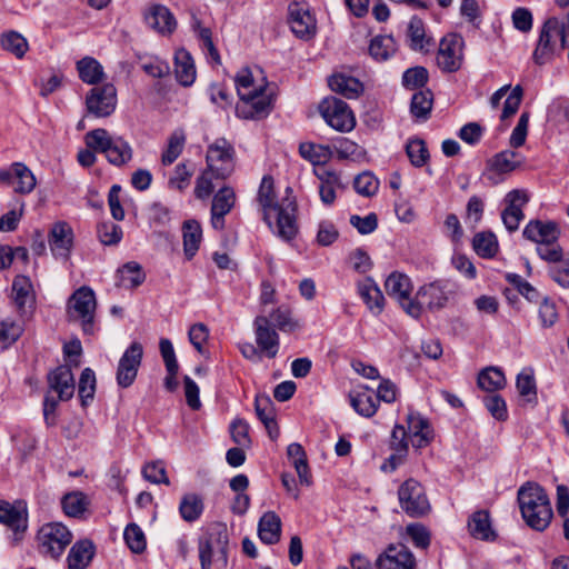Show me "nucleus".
I'll return each instance as SVG.
<instances>
[{"instance_id": "1", "label": "nucleus", "mask_w": 569, "mask_h": 569, "mask_svg": "<svg viewBox=\"0 0 569 569\" xmlns=\"http://www.w3.org/2000/svg\"><path fill=\"white\" fill-rule=\"evenodd\" d=\"M257 203L263 221L272 232L284 241L292 240L298 232L296 200L286 196L277 198L274 181L264 176L258 189Z\"/></svg>"}, {"instance_id": "2", "label": "nucleus", "mask_w": 569, "mask_h": 569, "mask_svg": "<svg viewBox=\"0 0 569 569\" xmlns=\"http://www.w3.org/2000/svg\"><path fill=\"white\" fill-rule=\"evenodd\" d=\"M239 96L237 116L242 119H261L267 117L273 106L274 91L258 68H242L234 78Z\"/></svg>"}, {"instance_id": "3", "label": "nucleus", "mask_w": 569, "mask_h": 569, "mask_svg": "<svg viewBox=\"0 0 569 569\" xmlns=\"http://www.w3.org/2000/svg\"><path fill=\"white\" fill-rule=\"evenodd\" d=\"M522 518L537 531L545 530L551 519L552 509L546 491L536 483H526L518 491Z\"/></svg>"}, {"instance_id": "4", "label": "nucleus", "mask_w": 569, "mask_h": 569, "mask_svg": "<svg viewBox=\"0 0 569 569\" xmlns=\"http://www.w3.org/2000/svg\"><path fill=\"white\" fill-rule=\"evenodd\" d=\"M456 290L448 281L436 280L426 283L416 292L413 303L408 307V315L412 318H419L422 310L431 312L445 309L455 298Z\"/></svg>"}, {"instance_id": "5", "label": "nucleus", "mask_w": 569, "mask_h": 569, "mask_svg": "<svg viewBox=\"0 0 569 569\" xmlns=\"http://www.w3.org/2000/svg\"><path fill=\"white\" fill-rule=\"evenodd\" d=\"M566 46L563 23L557 18H549L541 27L532 60L539 66L551 62Z\"/></svg>"}, {"instance_id": "6", "label": "nucleus", "mask_w": 569, "mask_h": 569, "mask_svg": "<svg viewBox=\"0 0 569 569\" xmlns=\"http://www.w3.org/2000/svg\"><path fill=\"white\" fill-rule=\"evenodd\" d=\"M86 144L96 151L106 154L108 161L114 166H123L132 159V148L122 137H112L104 129L89 131Z\"/></svg>"}, {"instance_id": "7", "label": "nucleus", "mask_w": 569, "mask_h": 569, "mask_svg": "<svg viewBox=\"0 0 569 569\" xmlns=\"http://www.w3.org/2000/svg\"><path fill=\"white\" fill-rule=\"evenodd\" d=\"M206 162L209 172L214 179L229 178L236 166V151L233 146L224 138H218L208 146Z\"/></svg>"}, {"instance_id": "8", "label": "nucleus", "mask_w": 569, "mask_h": 569, "mask_svg": "<svg viewBox=\"0 0 569 569\" xmlns=\"http://www.w3.org/2000/svg\"><path fill=\"white\" fill-rule=\"evenodd\" d=\"M96 295L89 287L76 290L68 300V315L73 321L80 322L84 333L94 331Z\"/></svg>"}, {"instance_id": "9", "label": "nucleus", "mask_w": 569, "mask_h": 569, "mask_svg": "<svg viewBox=\"0 0 569 569\" xmlns=\"http://www.w3.org/2000/svg\"><path fill=\"white\" fill-rule=\"evenodd\" d=\"M48 383L49 392H56L61 401H67L74 395V377L71 369L67 366H60L51 371L48 376ZM57 405L58 400L48 393L43 402V413L47 422H49V416L54 412Z\"/></svg>"}, {"instance_id": "10", "label": "nucleus", "mask_w": 569, "mask_h": 569, "mask_svg": "<svg viewBox=\"0 0 569 569\" xmlns=\"http://www.w3.org/2000/svg\"><path fill=\"white\" fill-rule=\"evenodd\" d=\"M39 551L58 559L72 541L71 531L61 522L43 525L37 535Z\"/></svg>"}, {"instance_id": "11", "label": "nucleus", "mask_w": 569, "mask_h": 569, "mask_svg": "<svg viewBox=\"0 0 569 569\" xmlns=\"http://www.w3.org/2000/svg\"><path fill=\"white\" fill-rule=\"evenodd\" d=\"M319 112L326 123L340 132H349L356 126V118L349 106L335 97L325 98L319 104Z\"/></svg>"}, {"instance_id": "12", "label": "nucleus", "mask_w": 569, "mask_h": 569, "mask_svg": "<svg viewBox=\"0 0 569 569\" xmlns=\"http://www.w3.org/2000/svg\"><path fill=\"white\" fill-rule=\"evenodd\" d=\"M401 509L410 517H422L430 510L429 500L420 482L406 480L398 490Z\"/></svg>"}, {"instance_id": "13", "label": "nucleus", "mask_w": 569, "mask_h": 569, "mask_svg": "<svg viewBox=\"0 0 569 569\" xmlns=\"http://www.w3.org/2000/svg\"><path fill=\"white\" fill-rule=\"evenodd\" d=\"M463 60V39L457 33L445 36L439 43L437 64L445 72L460 69Z\"/></svg>"}, {"instance_id": "14", "label": "nucleus", "mask_w": 569, "mask_h": 569, "mask_svg": "<svg viewBox=\"0 0 569 569\" xmlns=\"http://www.w3.org/2000/svg\"><path fill=\"white\" fill-rule=\"evenodd\" d=\"M48 243L52 256L62 262H67L74 246V233L71 226L64 221L52 224Z\"/></svg>"}, {"instance_id": "15", "label": "nucleus", "mask_w": 569, "mask_h": 569, "mask_svg": "<svg viewBox=\"0 0 569 569\" xmlns=\"http://www.w3.org/2000/svg\"><path fill=\"white\" fill-rule=\"evenodd\" d=\"M143 356V348L139 342H132L121 356L117 368V382L122 388L130 387L136 380Z\"/></svg>"}, {"instance_id": "16", "label": "nucleus", "mask_w": 569, "mask_h": 569, "mask_svg": "<svg viewBox=\"0 0 569 569\" xmlns=\"http://www.w3.org/2000/svg\"><path fill=\"white\" fill-rule=\"evenodd\" d=\"M87 109L93 116L101 118L110 116L117 106V90L113 84L107 83L90 90L86 99Z\"/></svg>"}, {"instance_id": "17", "label": "nucleus", "mask_w": 569, "mask_h": 569, "mask_svg": "<svg viewBox=\"0 0 569 569\" xmlns=\"http://www.w3.org/2000/svg\"><path fill=\"white\" fill-rule=\"evenodd\" d=\"M503 201L506 208L501 212V219L507 230L513 232L525 218L522 209L529 201V193L523 189H513L506 194Z\"/></svg>"}, {"instance_id": "18", "label": "nucleus", "mask_w": 569, "mask_h": 569, "mask_svg": "<svg viewBox=\"0 0 569 569\" xmlns=\"http://www.w3.org/2000/svg\"><path fill=\"white\" fill-rule=\"evenodd\" d=\"M0 183L12 187L18 193H30L36 187V178L23 163L16 162L9 169H0Z\"/></svg>"}, {"instance_id": "19", "label": "nucleus", "mask_w": 569, "mask_h": 569, "mask_svg": "<svg viewBox=\"0 0 569 569\" xmlns=\"http://www.w3.org/2000/svg\"><path fill=\"white\" fill-rule=\"evenodd\" d=\"M376 565L379 569H416V559L406 546L390 545L378 557Z\"/></svg>"}, {"instance_id": "20", "label": "nucleus", "mask_w": 569, "mask_h": 569, "mask_svg": "<svg viewBox=\"0 0 569 569\" xmlns=\"http://www.w3.org/2000/svg\"><path fill=\"white\" fill-rule=\"evenodd\" d=\"M520 162L517 160V153L505 150L492 157L485 171V177L493 184L501 182L505 176L512 172Z\"/></svg>"}, {"instance_id": "21", "label": "nucleus", "mask_w": 569, "mask_h": 569, "mask_svg": "<svg viewBox=\"0 0 569 569\" xmlns=\"http://www.w3.org/2000/svg\"><path fill=\"white\" fill-rule=\"evenodd\" d=\"M253 327L259 350L268 358H274L279 350V336L270 327V320L264 316H258L253 321Z\"/></svg>"}, {"instance_id": "22", "label": "nucleus", "mask_w": 569, "mask_h": 569, "mask_svg": "<svg viewBox=\"0 0 569 569\" xmlns=\"http://www.w3.org/2000/svg\"><path fill=\"white\" fill-rule=\"evenodd\" d=\"M147 26L161 36H170L177 28L173 13L162 4H152L144 11Z\"/></svg>"}, {"instance_id": "23", "label": "nucleus", "mask_w": 569, "mask_h": 569, "mask_svg": "<svg viewBox=\"0 0 569 569\" xmlns=\"http://www.w3.org/2000/svg\"><path fill=\"white\" fill-rule=\"evenodd\" d=\"M214 545L219 549L223 560L226 561V548L228 545V533L224 526H217L209 535V538L200 542L199 559L201 569H211Z\"/></svg>"}, {"instance_id": "24", "label": "nucleus", "mask_w": 569, "mask_h": 569, "mask_svg": "<svg viewBox=\"0 0 569 569\" xmlns=\"http://www.w3.org/2000/svg\"><path fill=\"white\" fill-rule=\"evenodd\" d=\"M236 203L234 190L224 186L213 196L211 204V226L216 230L224 228V217L232 210Z\"/></svg>"}, {"instance_id": "25", "label": "nucleus", "mask_w": 569, "mask_h": 569, "mask_svg": "<svg viewBox=\"0 0 569 569\" xmlns=\"http://www.w3.org/2000/svg\"><path fill=\"white\" fill-rule=\"evenodd\" d=\"M385 288L387 293L396 299L408 313L409 305L415 301V299H411L413 287L410 278L402 272L395 271L386 279Z\"/></svg>"}, {"instance_id": "26", "label": "nucleus", "mask_w": 569, "mask_h": 569, "mask_svg": "<svg viewBox=\"0 0 569 569\" xmlns=\"http://www.w3.org/2000/svg\"><path fill=\"white\" fill-rule=\"evenodd\" d=\"M560 233V228L557 222L542 220L529 221L522 231L526 239L538 246L550 241H558Z\"/></svg>"}, {"instance_id": "27", "label": "nucleus", "mask_w": 569, "mask_h": 569, "mask_svg": "<svg viewBox=\"0 0 569 569\" xmlns=\"http://www.w3.org/2000/svg\"><path fill=\"white\" fill-rule=\"evenodd\" d=\"M289 24L292 32L302 39L310 38L316 31V20L308 9L298 3L289 6Z\"/></svg>"}, {"instance_id": "28", "label": "nucleus", "mask_w": 569, "mask_h": 569, "mask_svg": "<svg viewBox=\"0 0 569 569\" xmlns=\"http://www.w3.org/2000/svg\"><path fill=\"white\" fill-rule=\"evenodd\" d=\"M407 438L413 448L426 447L431 440V428L419 413L410 412L407 417Z\"/></svg>"}, {"instance_id": "29", "label": "nucleus", "mask_w": 569, "mask_h": 569, "mask_svg": "<svg viewBox=\"0 0 569 569\" xmlns=\"http://www.w3.org/2000/svg\"><path fill=\"white\" fill-rule=\"evenodd\" d=\"M315 174L319 180L320 200L326 206H331L337 198V191L342 189L340 176L325 168L315 169Z\"/></svg>"}, {"instance_id": "30", "label": "nucleus", "mask_w": 569, "mask_h": 569, "mask_svg": "<svg viewBox=\"0 0 569 569\" xmlns=\"http://www.w3.org/2000/svg\"><path fill=\"white\" fill-rule=\"evenodd\" d=\"M407 42L411 50L423 53L435 46L433 38L426 32L425 23L418 17H412L408 23Z\"/></svg>"}, {"instance_id": "31", "label": "nucleus", "mask_w": 569, "mask_h": 569, "mask_svg": "<svg viewBox=\"0 0 569 569\" xmlns=\"http://www.w3.org/2000/svg\"><path fill=\"white\" fill-rule=\"evenodd\" d=\"M12 299L20 313H26L27 308H32L36 301L33 284L29 277L18 274L12 281Z\"/></svg>"}, {"instance_id": "32", "label": "nucleus", "mask_w": 569, "mask_h": 569, "mask_svg": "<svg viewBox=\"0 0 569 569\" xmlns=\"http://www.w3.org/2000/svg\"><path fill=\"white\" fill-rule=\"evenodd\" d=\"M0 523L19 535L27 529V511L24 507L19 505H11L7 501H0Z\"/></svg>"}, {"instance_id": "33", "label": "nucleus", "mask_w": 569, "mask_h": 569, "mask_svg": "<svg viewBox=\"0 0 569 569\" xmlns=\"http://www.w3.org/2000/svg\"><path fill=\"white\" fill-rule=\"evenodd\" d=\"M351 407L362 417L370 418L378 410V400L367 386H359L350 393Z\"/></svg>"}, {"instance_id": "34", "label": "nucleus", "mask_w": 569, "mask_h": 569, "mask_svg": "<svg viewBox=\"0 0 569 569\" xmlns=\"http://www.w3.org/2000/svg\"><path fill=\"white\" fill-rule=\"evenodd\" d=\"M358 293L373 315L383 310L385 297L378 284L370 278L358 282Z\"/></svg>"}, {"instance_id": "35", "label": "nucleus", "mask_w": 569, "mask_h": 569, "mask_svg": "<svg viewBox=\"0 0 569 569\" xmlns=\"http://www.w3.org/2000/svg\"><path fill=\"white\" fill-rule=\"evenodd\" d=\"M176 78L184 87L191 86L197 76L196 66L191 54L183 48L174 53Z\"/></svg>"}, {"instance_id": "36", "label": "nucleus", "mask_w": 569, "mask_h": 569, "mask_svg": "<svg viewBox=\"0 0 569 569\" xmlns=\"http://www.w3.org/2000/svg\"><path fill=\"white\" fill-rule=\"evenodd\" d=\"M258 536L266 545H273L280 540L281 520L276 512L268 511L260 518L258 523Z\"/></svg>"}, {"instance_id": "37", "label": "nucleus", "mask_w": 569, "mask_h": 569, "mask_svg": "<svg viewBox=\"0 0 569 569\" xmlns=\"http://www.w3.org/2000/svg\"><path fill=\"white\" fill-rule=\"evenodd\" d=\"M329 87L332 91L348 98L356 99L363 90L362 83L355 77L337 73L329 78Z\"/></svg>"}, {"instance_id": "38", "label": "nucleus", "mask_w": 569, "mask_h": 569, "mask_svg": "<svg viewBox=\"0 0 569 569\" xmlns=\"http://www.w3.org/2000/svg\"><path fill=\"white\" fill-rule=\"evenodd\" d=\"M468 530L473 538L480 540H491L496 537L491 527L490 515L487 510H478L470 516Z\"/></svg>"}, {"instance_id": "39", "label": "nucleus", "mask_w": 569, "mask_h": 569, "mask_svg": "<svg viewBox=\"0 0 569 569\" xmlns=\"http://www.w3.org/2000/svg\"><path fill=\"white\" fill-rule=\"evenodd\" d=\"M183 252L187 259H192L202 241V229L197 220H187L182 226Z\"/></svg>"}, {"instance_id": "40", "label": "nucleus", "mask_w": 569, "mask_h": 569, "mask_svg": "<svg viewBox=\"0 0 569 569\" xmlns=\"http://www.w3.org/2000/svg\"><path fill=\"white\" fill-rule=\"evenodd\" d=\"M287 455L297 471L299 482L307 487L310 486L312 482L311 475L309 472L306 451L302 446L297 442L290 443L287 448Z\"/></svg>"}, {"instance_id": "41", "label": "nucleus", "mask_w": 569, "mask_h": 569, "mask_svg": "<svg viewBox=\"0 0 569 569\" xmlns=\"http://www.w3.org/2000/svg\"><path fill=\"white\" fill-rule=\"evenodd\" d=\"M94 555L92 542L82 540L76 542L68 555L69 569H84L89 566Z\"/></svg>"}, {"instance_id": "42", "label": "nucleus", "mask_w": 569, "mask_h": 569, "mask_svg": "<svg viewBox=\"0 0 569 569\" xmlns=\"http://www.w3.org/2000/svg\"><path fill=\"white\" fill-rule=\"evenodd\" d=\"M516 388L527 403H537V385L532 369L525 368L518 373Z\"/></svg>"}, {"instance_id": "43", "label": "nucleus", "mask_w": 569, "mask_h": 569, "mask_svg": "<svg viewBox=\"0 0 569 569\" xmlns=\"http://www.w3.org/2000/svg\"><path fill=\"white\" fill-rule=\"evenodd\" d=\"M77 70L79 78L88 84H96L104 77L103 67L92 57H84L79 60Z\"/></svg>"}, {"instance_id": "44", "label": "nucleus", "mask_w": 569, "mask_h": 569, "mask_svg": "<svg viewBox=\"0 0 569 569\" xmlns=\"http://www.w3.org/2000/svg\"><path fill=\"white\" fill-rule=\"evenodd\" d=\"M301 157L310 161L315 166L327 163L333 154L332 148L326 144H317L311 142L301 143L299 147Z\"/></svg>"}, {"instance_id": "45", "label": "nucleus", "mask_w": 569, "mask_h": 569, "mask_svg": "<svg viewBox=\"0 0 569 569\" xmlns=\"http://www.w3.org/2000/svg\"><path fill=\"white\" fill-rule=\"evenodd\" d=\"M505 386V373L497 367H488L478 375V387L487 392L495 393L497 390L503 389Z\"/></svg>"}, {"instance_id": "46", "label": "nucleus", "mask_w": 569, "mask_h": 569, "mask_svg": "<svg viewBox=\"0 0 569 569\" xmlns=\"http://www.w3.org/2000/svg\"><path fill=\"white\" fill-rule=\"evenodd\" d=\"M144 272L139 263L131 261L123 264L118 270V284L131 289L140 286L144 281Z\"/></svg>"}, {"instance_id": "47", "label": "nucleus", "mask_w": 569, "mask_h": 569, "mask_svg": "<svg viewBox=\"0 0 569 569\" xmlns=\"http://www.w3.org/2000/svg\"><path fill=\"white\" fill-rule=\"evenodd\" d=\"M254 408L258 418L264 425L271 439H276L279 436V428L274 420L273 409L268 398H257Z\"/></svg>"}, {"instance_id": "48", "label": "nucleus", "mask_w": 569, "mask_h": 569, "mask_svg": "<svg viewBox=\"0 0 569 569\" xmlns=\"http://www.w3.org/2000/svg\"><path fill=\"white\" fill-rule=\"evenodd\" d=\"M396 50V41L391 36H377L370 41L369 53L377 61L388 60Z\"/></svg>"}, {"instance_id": "49", "label": "nucleus", "mask_w": 569, "mask_h": 569, "mask_svg": "<svg viewBox=\"0 0 569 569\" xmlns=\"http://www.w3.org/2000/svg\"><path fill=\"white\" fill-rule=\"evenodd\" d=\"M1 47L18 59H22L29 50L27 39L17 31H7L1 36Z\"/></svg>"}, {"instance_id": "50", "label": "nucleus", "mask_w": 569, "mask_h": 569, "mask_svg": "<svg viewBox=\"0 0 569 569\" xmlns=\"http://www.w3.org/2000/svg\"><path fill=\"white\" fill-rule=\"evenodd\" d=\"M179 511L183 520L188 522L196 521L203 511L202 499L194 493L184 495L181 499Z\"/></svg>"}, {"instance_id": "51", "label": "nucleus", "mask_w": 569, "mask_h": 569, "mask_svg": "<svg viewBox=\"0 0 569 569\" xmlns=\"http://www.w3.org/2000/svg\"><path fill=\"white\" fill-rule=\"evenodd\" d=\"M186 143V134L182 130H176L168 139V144L162 153L161 161L164 166L173 163L181 154Z\"/></svg>"}, {"instance_id": "52", "label": "nucleus", "mask_w": 569, "mask_h": 569, "mask_svg": "<svg viewBox=\"0 0 569 569\" xmlns=\"http://www.w3.org/2000/svg\"><path fill=\"white\" fill-rule=\"evenodd\" d=\"M472 247L478 256L491 258L498 251V241L491 232H479L473 237Z\"/></svg>"}, {"instance_id": "53", "label": "nucleus", "mask_w": 569, "mask_h": 569, "mask_svg": "<svg viewBox=\"0 0 569 569\" xmlns=\"http://www.w3.org/2000/svg\"><path fill=\"white\" fill-rule=\"evenodd\" d=\"M23 332L19 321L4 319L0 322V349L4 350L14 343Z\"/></svg>"}, {"instance_id": "54", "label": "nucleus", "mask_w": 569, "mask_h": 569, "mask_svg": "<svg viewBox=\"0 0 569 569\" xmlns=\"http://www.w3.org/2000/svg\"><path fill=\"white\" fill-rule=\"evenodd\" d=\"M432 108V93L429 90L416 92L411 98L410 111L418 119H427Z\"/></svg>"}, {"instance_id": "55", "label": "nucleus", "mask_w": 569, "mask_h": 569, "mask_svg": "<svg viewBox=\"0 0 569 569\" xmlns=\"http://www.w3.org/2000/svg\"><path fill=\"white\" fill-rule=\"evenodd\" d=\"M88 506V498L80 491L67 493L62 498V508L67 516L78 517L82 515Z\"/></svg>"}, {"instance_id": "56", "label": "nucleus", "mask_w": 569, "mask_h": 569, "mask_svg": "<svg viewBox=\"0 0 569 569\" xmlns=\"http://www.w3.org/2000/svg\"><path fill=\"white\" fill-rule=\"evenodd\" d=\"M96 375L90 368L83 369L79 379L78 392L82 406H87L94 397L96 392Z\"/></svg>"}, {"instance_id": "57", "label": "nucleus", "mask_w": 569, "mask_h": 569, "mask_svg": "<svg viewBox=\"0 0 569 569\" xmlns=\"http://www.w3.org/2000/svg\"><path fill=\"white\" fill-rule=\"evenodd\" d=\"M407 156L415 167H422L429 160V152L426 143L421 139H411L406 144Z\"/></svg>"}, {"instance_id": "58", "label": "nucleus", "mask_w": 569, "mask_h": 569, "mask_svg": "<svg viewBox=\"0 0 569 569\" xmlns=\"http://www.w3.org/2000/svg\"><path fill=\"white\" fill-rule=\"evenodd\" d=\"M123 537L132 552L140 553L146 549V537L142 529L138 525H128L124 529Z\"/></svg>"}, {"instance_id": "59", "label": "nucleus", "mask_w": 569, "mask_h": 569, "mask_svg": "<svg viewBox=\"0 0 569 569\" xmlns=\"http://www.w3.org/2000/svg\"><path fill=\"white\" fill-rule=\"evenodd\" d=\"M194 31L197 32L198 39L201 41V47L206 51L207 57L210 58L214 63H220V56L212 41V33L209 28L202 27L200 22H196Z\"/></svg>"}, {"instance_id": "60", "label": "nucleus", "mask_w": 569, "mask_h": 569, "mask_svg": "<svg viewBox=\"0 0 569 569\" xmlns=\"http://www.w3.org/2000/svg\"><path fill=\"white\" fill-rule=\"evenodd\" d=\"M142 475L146 480L152 483L169 485V478L166 472V467L162 461L148 462L142 468Z\"/></svg>"}, {"instance_id": "61", "label": "nucleus", "mask_w": 569, "mask_h": 569, "mask_svg": "<svg viewBox=\"0 0 569 569\" xmlns=\"http://www.w3.org/2000/svg\"><path fill=\"white\" fill-rule=\"evenodd\" d=\"M356 191L365 197L373 196L379 188L378 179L370 172H362L355 178Z\"/></svg>"}, {"instance_id": "62", "label": "nucleus", "mask_w": 569, "mask_h": 569, "mask_svg": "<svg viewBox=\"0 0 569 569\" xmlns=\"http://www.w3.org/2000/svg\"><path fill=\"white\" fill-rule=\"evenodd\" d=\"M98 237L106 246L117 244L122 239V229L113 222H102L98 226Z\"/></svg>"}, {"instance_id": "63", "label": "nucleus", "mask_w": 569, "mask_h": 569, "mask_svg": "<svg viewBox=\"0 0 569 569\" xmlns=\"http://www.w3.org/2000/svg\"><path fill=\"white\" fill-rule=\"evenodd\" d=\"M483 403L495 419L505 421L508 418L506 401L499 395L491 393L486 396Z\"/></svg>"}, {"instance_id": "64", "label": "nucleus", "mask_w": 569, "mask_h": 569, "mask_svg": "<svg viewBox=\"0 0 569 569\" xmlns=\"http://www.w3.org/2000/svg\"><path fill=\"white\" fill-rule=\"evenodd\" d=\"M551 278L562 288H569V256L550 267Z\"/></svg>"}]
</instances>
